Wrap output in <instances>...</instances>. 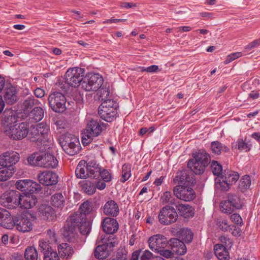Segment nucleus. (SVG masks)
Instances as JSON below:
<instances>
[{"label":"nucleus","instance_id":"f257e3e1","mask_svg":"<svg viewBox=\"0 0 260 260\" xmlns=\"http://www.w3.org/2000/svg\"><path fill=\"white\" fill-rule=\"evenodd\" d=\"M85 70L75 67L69 69L65 74L64 82H58V87L62 91L67 92L70 86L77 87L82 84L84 79Z\"/></svg>","mask_w":260,"mask_h":260},{"label":"nucleus","instance_id":"f03ea898","mask_svg":"<svg viewBox=\"0 0 260 260\" xmlns=\"http://www.w3.org/2000/svg\"><path fill=\"white\" fill-rule=\"evenodd\" d=\"M193 158L190 159L187 163V167L197 175L204 173L206 167L210 162V155L204 149H200L198 152L192 153Z\"/></svg>","mask_w":260,"mask_h":260},{"label":"nucleus","instance_id":"7ed1b4c3","mask_svg":"<svg viewBox=\"0 0 260 260\" xmlns=\"http://www.w3.org/2000/svg\"><path fill=\"white\" fill-rule=\"evenodd\" d=\"M86 121L84 135L82 137V143L84 145L91 143L94 138L100 136L103 127H106L107 125L98 118H87Z\"/></svg>","mask_w":260,"mask_h":260},{"label":"nucleus","instance_id":"20e7f679","mask_svg":"<svg viewBox=\"0 0 260 260\" xmlns=\"http://www.w3.org/2000/svg\"><path fill=\"white\" fill-rule=\"evenodd\" d=\"M239 177L238 172L229 169L224 170L221 176L215 179V186L222 191H228L231 185L239 179Z\"/></svg>","mask_w":260,"mask_h":260},{"label":"nucleus","instance_id":"39448f33","mask_svg":"<svg viewBox=\"0 0 260 260\" xmlns=\"http://www.w3.org/2000/svg\"><path fill=\"white\" fill-rule=\"evenodd\" d=\"M49 126L43 122L38 123L36 126L31 125L29 133L31 141L46 145L45 143L49 142Z\"/></svg>","mask_w":260,"mask_h":260},{"label":"nucleus","instance_id":"423d86ee","mask_svg":"<svg viewBox=\"0 0 260 260\" xmlns=\"http://www.w3.org/2000/svg\"><path fill=\"white\" fill-rule=\"evenodd\" d=\"M118 107V104L114 100L103 102L99 106V114L102 119L111 122L117 117Z\"/></svg>","mask_w":260,"mask_h":260},{"label":"nucleus","instance_id":"0eeeda50","mask_svg":"<svg viewBox=\"0 0 260 260\" xmlns=\"http://www.w3.org/2000/svg\"><path fill=\"white\" fill-rule=\"evenodd\" d=\"M80 225H83V223L79 220L78 216L76 214L71 215L67 218L63 226V235L69 240L75 237L77 233V230H78L82 235L89 234V233L82 232L80 229Z\"/></svg>","mask_w":260,"mask_h":260},{"label":"nucleus","instance_id":"6e6552de","mask_svg":"<svg viewBox=\"0 0 260 260\" xmlns=\"http://www.w3.org/2000/svg\"><path fill=\"white\" fill-rule=\"evenodd\" d=\"M93 209L91 202L86 201L84 202L80 206L79 211L73 214H76L79 220L83 222V225H80V229L83 233H89L91 225L90 222L87 220L86 215L89 214Z\"/></svg>","mask_w":260,"mask_h":260},{"label":"nucleus","instance_id":"1a4fd4ad","mask_svg":"<svg viewBox=\"0 0 260 260\" xmlns=\"http://www.w3.org/2000/svg\"><path fill=\"white\" fill-rule=\"evenodd\" d=\"M60 144L64 151L69 155H74L81 150V145L78 138L71 134H67L63 136Z\"/></svg>","mask_w":260,"mask_h":260},{"label":"nucleus","instance_id":"9d476101","mask_svg":"<svg viewBox=\"0 0 260 260\" xmlns=\"http://www.w3.org/2000/svg\"><path fill=\"white\" fill-rule=\"evenodd\" d=\"M66 101L64 95L58 91L51 92L48 97L49 107L56 113H61L66 110Z\"/></svg>","mask_w":260,"mask_h":260},{"label":"nucleus","instance_id":"9b49d317","mask_svg":"<svg viewBox=\"0 0 260 260\" xmlns=\"http://www.w3.org/2000/svg\"><path fill=\"white\" fill-rule=\"evenodd\" d=\"M104 80L99 74H87L82 81L81 87L87 91H96L103 84Z\"/></svg>","mask_w":260,"mask_h":260},{"label":"nucleus","instance_id":"f8f14e48","mask_svg":"<svg viewBox=\"0 0 260 260\" xmlns=\"http://www.w3.org/2000/svg\"><path fill=\"white\" fill-rule=\"evenodd\" d=\"M28 125L25 122L15 124L5 128V133L13 140H21L28 134Z\"/></svg>","mask_w":260,"mask_h":260},{"label":"nucleus","instance_id":"ddd939ff","mask_svg":"<svg viewBox=\"0 0 260 260\" xmlns=\"http://www.w3.org/2000/svg\"><path fill=\"white\" fill-rule=\"evenodd\" d=\"M20 192L14 190L7 191L0 197V204L9 209L17 208L20 205Z\"/></svg>","mask_w":260,"mask_h":260},{"label":"nucleus","instance_id":"4468645a","mask_svg":"<svg viewBox=\"0 0 260 260\" xmlns=\"http://www.w3.org/2000/svg\"><path fill=\"white\" fill-rule=\"evenodd\" d=\"M178 217L176 209L172 206L167 205L159 211L158 218L161 224L168 225L175 223Z\"/></svg>","mask_w":260,"mask_h":260},{"label":"nucleus","instance_id":"2eb2a0df","mask_svg":"<svg viewBox=\"0 0 260 260\" xmlns=\"http://www.w3.org/2000/svg\"><path fill=\"white\" fill-rule=\"evenodd\" d=\"M243 202L236 194L229 193L227 200L221 202L220 204L222 212L231 214L235 209H240L243 207Z\"/></svg>","mask_w":260,"mask_h":260},{"label":"nucleus","instance_id":"dca6fc26","mask_svg":"<svg viewBox=\"0 0 260 260\" xmlns=\"http://www.w3.org/2000/svg\"><path fill=\"white\" fill-rule=\"evenodd\" d=\"M173 193L177 199L186 202L192 201L196 197L194 190L185 185H176L174 187Z\"/></svg>","mask_w":260,"mask_h":260},{"label":"nucleus","instance_id":"f3484780","mask_svg":"<svg viewBox=\"0 0 260 260\" xmlns=\"http://www.w3.org/2000/svg\"><path fill=\"white\" fill-rule=\"evenodd\" d=\"M117 243L115 241H110L109 239L103 244L98 246L94 250V256L99 259L107 258Z\"/></svg>","mask_w":260,"mask_h":260},{"label":"nucleus","instance_id":"a211bd4d","mask_svg":"<svg viewBox=\"0 0 260 260\" xmlns=\"http://www.w3.org/2000/svg\"><path fill=\"white\" fill-rule=\"evenodd\" d=\"M57 174L50 171H40L37 175V178L40 183L45 186L55 185L58 182Z\"/></svg>","mask_w":260,"mask_h":260},{"label":"nucleus","instance_id":"6ab92c4d","mask_svg":"<svg viewBox=\"0 0 260 260\" xmlns=\"http://www.w3.org/2000/svg\"><path fill=\"white\" fill-rule=\"evenodd\" d=\"M149 248L153 251L157 252L162 248H165L169 244V241L163 235L156 234L150 237L148 240Z\"/></svg>","mask_w":260,"mask_h":260},{"label":"nucleus","instance_id":"aec40b11","mask_svg":"<svg viewBox=\"0 0 260 260\" xmlns=\"http://www.w3.org/2000/svg\"><path fill=\"white\" fill-rule=\"evenodd\" d=\"M47 154L46 152H35L27 158L28 163L31 166L43 168H48L49 164H47Z\"/></svg>","mask_w":260,"mask_h":260},{"label":"nucleus","instance_id":"412c9836","mask_svg":"<svg viewBox=\"0 0 260 260\" xmlns=\"http://www.w3.org/2000/svg\"><path fill=\"white\" fill-rule=\"evenodd\" d=\"M81 186L86 194L91 195L95 192L96 189L100 190L104 189L106 187V184L104 182L95 180L94 181L85 180L83 181Z\"/></svg>","mask_w":260,"mask_h":260},{"label":"nucleus","instance_id":"4be33fe9","mask_svg":"<svg viewBox=\"0 0 260 260\" xmlns=\"http://www.w3.org/2000/svg\"><path fill=\"white\" fill-rule=\"evenodd\" d=\"M15 225L17 229L22 232H26L32 229V224L26 215H18L14 216Z\"/></svg>","mask_w":260,"mask_h":260},{"label":"nucleus","instance_id":"5701e85b","mask_svg":"<svg viewBox=\"0 0 260 260\" xmlns=\"http://www.w3.org/2000/svg\"><path fill=\"white\" fill-rule=\"evenodd\" d=\"M19 154L15 151L6 152L0 156V165L14 168L13 166L19 160Z\"/></svg>","mask_w":260,"mask_h":260},{"label":"nucleus","instance_id":"b1692460","mask_svg":"<svg viewBox=\"0 0 260 260\" xmlns=\"http://www.w3.org/2000/svg\"><path fill=\"white\" fill-rule=\"evenodd\" d=\"M102 226L104 232L109 235L113 234L119 229V224L117 220L110 217H105L103 219Z\"/></svg>","mask_w":260,"mask_h":260},{"label":"nucleus","instance_id":"393cba45","mask_svg":"<svg viewBox=\"0 0 260 260\" xmlns=\"http://www.w3.org/2000/svg\"><path fill=\"white\" fill-rule=\"evenodd\" d=\"M0 225L4 228L12 229L15 226L14 216L5 209L0 208Z\"/></svg>","mask_w":260,"mask_h":260},{"label":"nucleus","instance_id":"a878e982","mask_svg":"<svg viewBox=\"0 0 260 260\" xmlns=\"http://www.w3.org/2000/svg\"><path fill=\"white\" fill-rule=\"evenodd\" d=\"M20 207L25 209H29L34 207L38 202V199L35 195L31 193H20Z\"/></svg>","mask_w":260,"mask_h":260},{"label":"nucleus","instance_id":"bb28decb","mask_svg":"<svg viewBox=\"0 0 260 260\" xmlns=\"http://www.w3.org/2000/svg\"><path fill=\"white\" fill-rule=\"evenodd\" d=\"M37 214L44 220L52 221L56 217L54 209L46 204H42L39 206Z\"/></svg>","mask_w":260,"mask_h":260},{"label":"nucleus","instance_id":"cd10ccee","mask_svg":"<svg viewBox=\"0 0 260 260\" xmlns=\"http://www.w3.org/2000/svg\"><path fill=\"white\" fill-rule=\"evenodd\" d=\"M16 112L11 109H6L2 114V123L5 127L14 125L17 121Z\"/></svg>","mask_w":260,"mask_h":260},{"label":"nucleus","instance_id":"c85d7f7f","mask_svg":"<svg viewBox=\"0 0 260 260\" xmlns=\"http://www.w3.org/2000/svg\"><path fill=\"white\" fill-rule=\"evenodd\" d=\"M87 165L88 177L98 180L100 176L102 167L95 159H88Z\"/></svg>","mask_w":260,"mask_h":260},{"label":"nucleus","instance_id":"c756f323","mask_svg":"<svg viewBox=\"0 0 260 260\" xmlns=\"http://www.w3.org/2000/svg\"><path fill=\"white\" fill-rule=\"evenodd\" d=\"M169 244L172 251L176 254L182 255L187 251L184 243L177 238H171L169 240Z\"/></svg>","mask_w":260,"mask_h":260},{"label":"nucleus","instance_id":"7c9ffc66","mask_svg":"<svg viewBox=\"0 0 260 260\" xmlns=\"http://www.w3.org/2000/svg\"><path fill=\"white\" fill-rule=\"evenodd\" d=\"M104 213L109 216L115 217L119 213V209L117 204L114 200L107 201L103 207Z\"/></svg>","mask_w":260,"mask_h":260},{"label":"nucleus","instance_id":"2f4dec72","mask_svg":"<svg viewBox=\"0 0 260 260\" xmlns=\"http://www.w3.org/2000/svg\"><path fill=\"white\" fill-rule=\"evenodd\" d=\"M4 98L8 104L13 105L17 102L18 96L15 87L11 85L7 87L4 90Z\"/></svg>","mask_w":260,"mask_h":260},{"label":"nucleus","instance_id":"473e14b6","mask_svg":"<svg viewBox=\"0 0 260 260\" xmlns=\"http://www.w3.org/2000/svg\"><path fill=\"white\" fill-rule=\"evenodd\" d=\"M27 114L30 123H37L43 119L44 112L42 108L37 107L31 110Z\"/></svg>","mask_w":260,"mask_h":260},{"label":"nucleus","instance_id":"72a5a7b5","mask_svg":"<svg viewBox=\"0 0 260 260\" xmlns=\"http://www.w3.org/2000/svg\"><path fill=\"white\" fill-rule=\"evenodd\" d=\"M178 214L185 218L192 217L194 215V209L191 206L186 204H178L176 206Z\"/></svg>","mask_w":260,"mask_h":260},{"label":"nucleus","instance_id":"f704fd0d","mask_svg":"<svg viewBox=\"0 0 260 260\" xmlns=\"http://www.w3.org/2000/svg\"><path fill=\"white\" fill-rule=\"evenodd\" d=\"M87 162L88 160H82L79 161L75 171L76 176L78 178L85 179L88 177V171H87Z\"/></svg>","mask_w":260,"mask_h":260},{"label":"nucleus","instance_id":"c9c22d12","mask_svg":"<svg viewBox=\"0 0 260 260\" xmlns=\"http://www.w3.org/2000/svg\"><path fill=\"white\" fill-rule=\"evenodd\" d=\"M214 250L215 255L219 260H229V252L227 248L223 245H215Z\"/></svg>","mask_w":260,"mask_h":260},{"label":"nucleus","instance_id":"e433bc0d","mask_svg":"<svg viewBox=\"0 0 260 260\" xmlns=\"http://www.w3.org/2000/svg\"><path fill=\"white\" fill-rule=\"evenodd\" d=\"M210 149L213 154L217 155L230 151V149L226 146L218 141L211 143Z\"/></svg>","mask_w":260,"mask_h":260},{"label":"nucleus","instance_id":"4c0bfd02","mask_svg":"<svg viewBox=\"0 0 260 260\" xmlns=\"http://www.w3.org/2000/svg\"><path fill=\"white\" fill-rule=\"evenodd\" d=\"M58 250L60 256L66 259L72 256L74 252L73 247L68 243H62L59 245Z\"/></svg>","mask_w":260,"mask_h":260},{"label":"nucleus","instance_id":"58836bf2","mask_svg":"<svg viewBox=\"0 0 260 260\" xmlns=\"http://www.w3.org/2000/svg\"><path fill=\"white\" fill-rule=\"evenodd\" d=\"M64 198L61 193H55L51 198V204L54 207L62 209L64 206Z\"/></svg>","mask_w":260,"mask_h":260},{"label":"nucleus","instance_id":"ea45409f","mask_svg":"<svg viewBox=\"0 0 260 260\" xmlns=\"http://www.w3.org/2000/svg\"><path fill=\"white\" fill-rule=\"evenodd\" d=\"M39 101L35 99L34 96H31L27 98L24 101L22 104L24 113L25 114L28 113L34 106L39 105Z\"/></svg>","mask_w":260,"mask_h":260},{"label":"nucleus","instance_id":"a19ab883","mask_svg":"<svg viewBox=\"0 0 260 260\" xmlns=\"http://www.w3.org/2000/svg\"><path fill=\"white\" fill-rule=\"evenodd\" d=\"M251 185V179L249 175H245L240 179L238 188L242 192H244L249 188Z\"/></svg>","mask_w":260,"mask_h":260},{"label":"nucleus","instance_id":"79ce46f5","mask_svg":"<svg viewBox=\"0 0 260 260\" xmlns=\"http://www.w3.org/2000/svg\"><path fill=\"white\" fill-rule=\"evenodd\" d=\"M25 193H38L41 189L42 187L41 185L36 182L33 181L31 180H28V183L26 184V188Z\"/></svg>","mask_w":260,"mask_h":260},{"label":"nucleus","instance_id":"37998d69","mask_svg":"<svg viewBox=\"0 0 260 260\" xmlns=\"http://www.w3.org/2000/svg\"><path fill=\"white\" fill-rule=\"evenodd\" d=\"M0 168V181H5L10 178L14 173V168L2 166Z\"/></svg>","mask_w":260,"mask_h":260},{"label":"nucleus","instance_id":"c03bdc74","mask_svg":"<svg viewBox=\"0 0 260 260\" xmlns=\"http://www.w3.org/2000/svg\"><path fill=\"white\" fill-rule=\"evenodd\" d=\"M38 252L33 246L27 247L25 250L24 257L26 260H38Z\"/></svg>","mask_w":260,"mask_h":260},{"label":"nucleus","instance_id":"a18cd8bd","mask_svg":"<svg viewBox=\"0 0 260 260\" xmlns=\"http://www.w3.org/2000/svg\"><path fill=\"white\" fill-rule=\"evenodd\" d=\"M101 173L98 181L100 182H109L112 179V173L109 170L102 168Z\"/></svg>","mask_w":260,"mask_h":260},{"label":"nucleus","instance_id":"49530a36","mask_svg":"<svg viewBox=\"0 0 260 260\" xmlns=\"http://www.w3.org/2000/svg\"><path fill=\"white\" fill-rule=\"evenodd\" d=\"M211 169L214 175L219 177L223 174L222 166L216 160H213L211 164Z\"/></svg>","mask_w":260,"mask_h":260},{"label":"nucleus","instance_id":"de8ad7c7","mask_svg":"<svg viewBox=\"0 0 260 260\" xmlns=\"http://www.w3.org/2000/svg\"><path fill=\"white\" fill-rule=\"evenodd\" d=\"M251 145L248 144L242 139H238L236 141L235 148H238L241 151L248 152L251 149Z\"/></svg>","mask_w":260,"mask_h":260},{"label":"nucleus","instance_id":"09e8293b","mask_svg":"<svg viewBox=\"0 0 260 260\" xmlns=\"http://www.w3.org/2000/svg\"><path fill=\"white\" fill-rule=\"evenodd\" d=\"M131 169L129 165L124 164L122 167V175L120 179L121 182H125L131 176Z\"/></svg>","mask_w":260,"mask_h":260},{"label":"nucleus","instance_id":"8fccbe9b","mask_svg":"<svg viewBox=\"0 0 260 260\" xmlns=\"http://www.w3.org/2000/svg\"><path fill=\"white\" fill-rule=\"evenodd\" d=\"M186 177V171H180L176 173L173 179L174 183L178 185H185V179Z\"/></svg>","mask_w":260,"mask_h":260},{"label":"nucleus","instance_id":"3c124183","mask_svg":"<svg viewBox=\"0 0 260 260\" xmlns=\"http://www.w3.org/2000/svg\"><path fill=\"white\" fill-rule=\"evenodd\" d=\"M39 247L40 250L43 253L44 256H45V253L47 254V252L50 253L54 251L50 244L44 240L39 241Z\"/></svg>","mask_w":260,"mask_h":260},{"label":"nucleus","instance_id":"603ef678","mask_svg":"<svg viewBox=\"0 0 260 260\" xmlns=\"http://www.w3.org/2000/svg\"><path fill=\"white\" fill-rule=\"evenodd\" d=\"M182 240L186 243H190L193 239V234L190 230L186 229H182L180 233Z\"/></svg>","mask_w":260,"mask_h":260},{"label":"nucleus","instance_id":"864d4df0","mask_svg":"<svg viewBox=\"0 0 260 260\" xmlns=\"http://www.w3.org/2000/svg\"><path fill=\"white\" fill-rule=\"evenodd\" d=\"M217 225L221 230L224 232L232 230V228L234 227L236 228V226L234 225H229L226 219H223L221 221H219L217 223Z\"/></svg>","mask_w":260,"mask_h":260},{"label":"nucleus","instance_id":"5fc2aeb1","mask_svg":"<svg viewBox=\"0 0 260 260\" xmlns=\"http://www.w3.org/2000/svg\"><path fill=\"white\" fill-rule=\"evenodd\" d=\"M100 93L99 100L102 102L109 100H112V99H109L110 91L108 89L102 88L100 90Z\"/></svg>","mask_w":260,"mask_h":260},{"label":"nucleus","instance_id":"6e6d98bb","mask_svg":"<svg viewBox=\"0 0 260 260\" xmlns=\"http://www.w3.org/2000/svg\"><path fill=\"white\" fill-rule=\"evenodd\" d=\"M47 157V164H49L48 168H54L58 165V160L53 155L48 153Z\"/></svg>","mask_w":260,"mask_h":260},{"label":"nucleus","instance_id":"4d7b16f0","mask_svg":"<svg viewBox=\"0 0 260 260\" xmlns=\"http://www.w3.org/2000/svg\"><path fill=\"white\" fill-rule=\"evenodd\" d=\"M186 178L185 179V185L190 187L196 183V179L194 175L190 173V174L186 172Z\"/></svg>","mask_w":260,"mask_h":260},{"label":"nucleus","instance_id":"13d9d810","mask_svg":"<svg viewBox=\"0 0 260 260\" xmlns=\"http://www.w3.org/2000/svg\"><path fill=\"white\" fill-rule=\"evenodd\" d=\"M28 180L27 179L19 180L17 181L15 183L16 188L21 191L25 192V189L26 188V184L28 183Z\"/></svg>","mask_w":260,"mask_h":260},{"label":"nucleus","instance_id":"bf43d9fd","mask_svg":"<svg viewBox=\"0 0 260 260\" xmlns=\"http://www.w3.org/2000/svg\"><path fill=\"white\" fill-rule=\"evenodd\" d=\"M173 194L171 191H165L160 197V200L161 203L163 204H168Z\"/></svg>","mask_w":260,"mask_h":260},{"label":"nucleus","instance_id":"052dcab7","mask_svg":"<svg viewBox=\"0 0 260 260\" xmlns=\"http://www.w3.org/2000/svg\"><path fill=\"white\" fill-rule=\"evenodd\" d=\"M127 253V252L125 249H119L116 253V260H126Z\"/></svg>","mask_w":260,"mask_h":260},{"label":"nucleus","instance_id":"680f3d73","mask_svg":"<svg viewBox=\"0 0 260 260\" xmlns=\"http://www.w3.org/2000/svg\"><path fill=\"white\" fill-rule=\"evenodd\" d=\"M157 252L159 253L161 256L167 258L173 257L174 253L170 250L165 249V248H162V249H160Z\"/></svg>","mask_w":260,"mask_h":260},{"label":"nucleus","instance_id":"e2e57ef3","mask_svg":"<svg viewBox=\"0 0 260 260\" xmlns=\"http://www.w3.org/2000/svg\"><path fill=\"white\" fill-rule=\"evenodd\" d=\"M44 260H60L59 257L55 251L47 254L45 253V256H44Z\"/></svg>","mask_w":260,"mask_h":260},{"label":"nucleus","instance_id":"0e129e2a","mask_svg":"<svg viewBox=\"0 0 260 260\" xmlns=\"http://www.w3.org/2000/svg\"><path fill=\"white\" fill-rule=\"evenodd\" d=\"M242 55V53L240 52H235L229 55L225 60V63H229L233 61L235 59H237Z\"/></svg>","mask_w":260,"mask_h":260},{"label":"nucleus","instance_id":"69168bd1","mask_svg":"<svg viewBox=\"0 0 260 260\" xmlns=\"http://www.w3.org/2000/svg\"><path fill=\"white\" fill-rule=\"evenodd\" d=\"M231 219L233 222L237 224H242V219L239 214L234 213L231 216Z\"/></svg>","mask_w":260,"mask_h":260},{"label":"nucleus","instance_id":"338daca9","mask_svg":"<svg viewBox=\"0 0 260 260\" xmlns=\"http://www.w3.org/2000/svg\"><path fill=\"white\" fill-rule=\"evenodd\" d=\"M219 240L222 245L224 246L226 248L228 247H231L232 245V242L231 239L225 236H221L219 238Z\"/></svg>","mask_w":260,"mask_h":260},{"label":"nucleus","instance_id":"774afa93","mask_svg":"<svg viewBox=\"0 0 260 260\" xmlns=\"http://www.w3.org/2000/svg\"><path fill=\"white\" fill-rule=\"evenodd\" d=\"M154 257L152 253L149 250H146L142 254L140 260H152Z\"/></svg>","mask_w":260,"mask_h":260}]
</instances>
